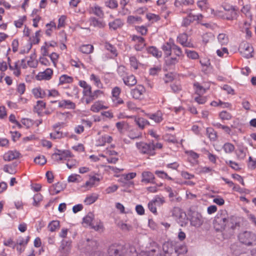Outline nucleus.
<instances>
[{
    "label": "nucleus",
    "mask_w": 256,
    "mask_h": 256,
    "mask_svg": "<svg viewBox=\"0 0 256 256\" xmlns=\"http://www.w3.org/2000/svg\"><path fill=\"white\" fill-rule=\"evenodd\" d=\"M214 225L216 231L222 232L224 236L228 238L234 234L236 228L240 226V222L234 216L222 214L215 218Z\"/></svg>",
    "instance_id": "1"
},
{
    "label": "nucleus",
    "mask_w": 256,
    "mask_h": 256,
    "mask_svg": "<svg viewBox=\"0 0 256 256\" xmlns=\"http://www.w3.org/2000/svg\"><path fill=\"white\" fill-rule=\"evenodd\" d=\"M239 242L247 246L256 245V234L249 231H244L238 235Z\"/></svg>",
    "instance_id": "2"
},
{
    "label": "nucleus",
    "mask_w": 256,
    "mask_h": 256,
    "mask_svg": "<svg viewBox=\"0 0 256 256\" xmlns=\"http://www.w3.org/2000/svg\"><path fill=\"white\" fill-rule=\"evenodd\" d=\"M72 156V153L68 150H62L56 149L52 155V160L56 162H60L66 160L68 158Z\"/></svg>",
    "instance_id": "3"
},
{
    "label": "nucleus",
    "mask_w": 256,
    "mask_h": 256,
    "mask_svg": "<svg viewBox=\"0 0 256 256\" xmlns=\"http://www.w3.org/2000/svg\"><path fill=\"white\" fill-rule=\"evenodd\" d=\"M100 180V175L98 174H90L88 176V180L82 186V188L88 190L97 186Z\"/></svg>",
    "instance_id": "4"
},
{
    "label": "nucleus",
    "mask_w": 256,
    "mask_h": 256,
    "mask_svg": "<svg viewBox=\"0 0 256 256\" xmlns=\"http://www.w3.org/2000/svg\"><path fill=\"white\" fill-rule=\"evenodd\" d=\"M172 215L177 222L182 226L187 222V216L185 212L178 207H175L172 210Z\"/></svg>",
    "instance_id": "5"
},
{
    "label": "nucleus",
    "mask_w": 256,
    "mask_h": 256,
    "mask_svg": "<svg viewBox=\"0 0 256 256\" xmlns=\"http://www.w3.org/2000/svg\"><path fill=\"white\" fill-rule=\"evenodd\" d=\"M136 146L140 153L148 154L153 156L154 154V144H146L144 142H139L136 143Z\"/></svg>",
    "instance_id": "6"
},
{
    "label": "nucleus",
    "mask_w": 256,
    "mask_h": 256,
    "mask_svg": "<svg viewBox=\"0 0 256 256\" xmlns=\"http://www.w3.org/2000/svg\"><path fill=\"white\" fill-rule=\"evenodd\" d=\"M240 54L244 58H248L252 57L254 48L251 44L246 42H242L239 48Z\"/></svg>",
    "instance_id": "7"
},
{
    "label": "nucleus",
    "mask_w": 256,
    "mask_h": 256,
    "mask_svg": "<svg viewBox=\"0 0 256 256\" xmlns=\"http://www.w3.org/2000/svg\"><path fill=\"white\" fill-rule=\"evenodd\" d=\"M204 220L202 214L198 212H193L190 219V224L196 228H200L204 223Z\"/></svg>",
    "instance_id": "8"
},
{
    "label": "nucleus",
    "mask_w": 256,
    "mask_h": 256,
    "mask_svg": "<svg viewBox=\"0 0 256 256\" xmlns=\"http://www.w3.org/2000/svg\"><path fill=\"white\" fill-rule=\"evenodd\" d=\"M222 6L228 12V16L226 17V20H232L237 18L238 13L234 7L226 3H224Z\"/></svg>",
    "instance_id": "9"
},
{
    "label": "nucleus",
    "mask_w": 256,
    "mask_h": 256,
    "mask_svg": "<svg viewBox=\"0 0 256 256\" xmlns=\"http://www.w3.org/2000/svg\"><path fill=\"white\" fill-rule=\"evenodd\" d=\"M130 37L132 41L135 44L134 47L136 50L140 51L145 47L146 42L142 37L134 34L131 36Z\"/></svg>",
    "instance_id": "10"
},
{
    "label": "nucleus",
    "mask_w": 256,
    "mask_h": 256,
    "mask_svg": "<svg viewBox=\"0 0 256 256\" xmlns=\"http://www.w3.org/2000/svg\"><path fill=\"white\" fill-rule=\"evenodd\" d=\"M113 139L108 135L104 134L98 136L96 140L95 145L96 146H103L106 144H110Z\"/></svg>",
    "instance_id": "11"
},
{
    "label": "nucleus",
    "mask_w": 256,
    "mask_h": 256,
    "mask_svg": "<svg viewBox=\"0 0 256 256\" xmlns=\"http://www.w3.org/2000/svg\"><path fill=\"white\" fill-rule=\"evenodd\" d=\"M53 70L50 68H46L44 71L40 72L36 76L38 80H49L52 78Z\"/></svg>",
    "instance_id": "12"
},
{
    "label": "nucleus",
    "mask_w": 256,
    "mask_h": 256,
    "mask_svg": "<svg viewBox=\"0 0 256 256\" xmlns=\"http://www.w3.org/2000/svg\"><path fill=\"white\" fill-rule=\"evenodd\" d=\"M146 90L144 86L142 85H138L136 88L131 90L130 94L133 98L140 99L142 98Z\"/></svg>",
    "instance_id": "13"
},
{
    "label": "nucleus",
    "mask_w": 256,
    "mask_h": 256,
    "mask_svg": "<svg viewBox=\"0 0 256 256\" xmlns=\"http://www.w3.org/2000/svg\"><path fill=\"white\" fill-rule=\"evenodd\" d=\"M178 42L183 46L188 48H194V44L188 40V36L185 34H180L177 38Z\"/></svg>",
    "instance_id": "14"
},
{
    "label": "nucleus",
    "mask_w": 256,
    "mask_h": 256,
    "mask_svg": "<svg viewBox=\"0 0 256 256\" xmlns=\"http://www.w3.org/2000/svg\"><path fill=\"white\" fill-rule=\"evenodd\" d=\"M174 40L172 38H170L166 43L164 44L162 46V49L166 56H170L172 54V50L174 46Z\"/></svg>",
    "instance_id": "15"
},
{
    "label": "nucleus",
    "mask_w": 256,
    "mask_h": 256,
    "mask_svg": "<svg viewBox=\"0 0 256 256\" xmlns=\"http://www.w3.org/2000/svg\"><path fill=\"white\" fill-rule=\"evenodd\" d=\"M52 102L58 103V106L60 108L74 109L76 108V104L70 100H64L60 101L56 100Z\"/></svg>",
    "instance_id": "16"
},
{
    "label": "nucleus",
    "mask_w": 256,
    "mask_h": 256,
    "mask_svg": "<svg viewBox=\"0 0 256 256\" xmlns=\"http://www.w3.org/2000/svg\"><path fill=\"white\" fill-rule=\"evenodd\" d=\"M20 154L16 150H9L6 152L3 158L5 161L10 162L20 157Z\"/></svg>",
    "instance_id": "17"
},
{
    "label": "nucleus",
    "mask_w": 256,
    "mask_h": 256,
    "mask_svg": "<svg viewBox=\"0 0 256 256\" xmlns=\"http://www.w3.org/2000/svg\"><path fill=\"white\" fill-rule=\"evenodd\" d=\"M141 182L144 184L153 183L154 180V174L150 172L144 171L142 174Z\"/></svg>",
    "instance_id": "18"
},
{
    "label": "nucleus",
    "mask_w": 256,
    "mask_h": 256,
    "mask_svg": "<svg viewBox=\"0 0 256 256\" xmlns=\"http://www.w3.org/2000/svg\"><path fill=\"white\" fill-rule=\"evenodd\" d=\"M88 11L90 14H94L100 18H102L104 16V12L102 8L97 4L90 6L88 9Z\"/></svg>",
    "instance_id": "19"
},
{
    "label": "nucleus",
    "mask_w": 256,
    "mask_h": 256,
    "mask_svg": "<svg viewBox=\"0 0 256 256\" xmlns=\"http://www.w3.org/2000/svg\"><path fill=\"white\" fill-rule=\"evenodd\" d=\"M121 76H122V80L124 84L130 87L134 86L137 82V80L135 76L132 74H130L126 76L121 74Z\"/></svg>",
    "instance_id": "20"
},
{
    "label": "nucleus",
    "mask_w": 256,
    "mask_h": 256,
    "mask_svg": "<svg viewBox=\"0 0 256 256\" xmlns=\"http://www.w3.org/2000/svg\"><path fill=\"white\" fill-rule=\"evenodd\" d=\"M162 250L165 254H170V256L174 253L175 246L172 242H168L164 244Z\"/></svg>",
    "instance_id": "21"
},
{
    "label": "nucleus",
    "mask_w": 256,
    "mask_h": 256,
    "mask_svg": "<svg viewBox=\"0 0 256 256\" xmlns=\"http://www.w3.org/2000/svg\"><path fill=\"white\" fill-rule=\"evenodd\" d=\"M32 93L36 98H42L47 96L46 90H44L40 87L34 88L32 90Z\"/></svg>",
    "instance_id": "22"
},
{
    "label": "nucleus",
    "mask_w": 256,
    "mask_h": 256,
    "mask_svg": "<svg viewBox=\"0 0 256 256\" xmlns=\"http://www.w3.org/2000/svg\"><path fill=\"white\" fill-rule=\"evenodd\" d=\"M108 106L104 104L102 101L96 102L90 108V110L94 112H98L102 110L107 109Z\"/></svg>",
    "instance_id": "23"
},
{
    "label": "nucleus",
    "mask_w": 256,
    "mask_h": 256,
    "mask_svg": "<svg viewBox=\"0 0 256 256\" xmlns=\"http://www.w3.org/2000/svg\"><path fill=\"white\" fill-rule=\"evenodd\" d=\"M90 24L94 27L103 28L106 26V23L102 20H98L94 17H92L90 20Z\"/></svg>",
    "instance_id": "24"
},
{
    "label": "nucleus",
    "mask_w": 256,
    "mask_h": 256,
    "mask_svg": "<svg viewBox=\"0 0 256 256\" xmlns=\"http://www.w3.org/2000/svg\"><path fill=\"white\" fill-rule=\"evenodd\" d=\"M241 12L246 17L250 19V21H252V14L251 12V6L250 4H247L244 6L241 9Z\"/></svg>",
    "instance_id": "25"
},
{
    "label": "nucleus",
    "mask_w": 256,
    "mask_h": 256,
    "mask_svg": "<svg viewBox=\"0 0 256 256\" xmlns=\"http://www.w3.org/2000/svg\"><path fill=\"white\" fill-rule=\"evenodd\" d=\"M103 94V92L100 90H96L92 92L91 94L88 98H86V104H89L93 100L100 97Z\"/></svg>",
    "instance_id": "26"
},
{
    "label": "nucleus",
    "mask_w": 256,
    "mask_h": 256,
    "mask_svg": "<svg viewBox=\"0 0 256 256\" xmlns=\"http://www.w3.org/2000/svg\"><path fill=\"white\" fill-rule=\"evenodd\" d=\"M148 118L156 122L159 123L162 120V114L160 111H158L152 114H147Z\"/></svg>",
    "instance_id": "27"
},
{
    "label": "nucleus",
    "mask_w": 256,
    "mask_h": 256,
    "mask_svg": "<svg viewBox=\"0 0 256 256\" xmlns=\"http://www.w3.org/2000/svg\"><path fill=\"white\" fill-rule=\"evenodd\" d=\"M46 34L48 36H51L54 30L57 29L56 24L54 21H50L49 23L46 24Z\"/></svg>",
    "instance_id": "28"
},
{
    "label": "nucleus",
    "mask_w": 256,
    "mask_h": 256,
    "mask_svg": "<svg viewBox=\"0 0 256 256\" xmlns=\"http://www.w3.org/2000/svg\"><path fill=\"white\" fill-rule=\"evenodd\" d=\"M98 198V194L93 193L89 195H87L86 198L84 200V202L86 205H90L94 203Z\"/></svg>",
    "instance_id": "29"
},
{
    "label": "nucleus",
    "mask_w": 256,
    "mask_h": 256,
    "mask_svg": "<svg viewBox=\"0 0 256 256\" xmlns=\"http://www.w3.org/2000/svg\"><path fill=\"white\" fill-rule=\"evenodd\" d=\"M122 25L123 22L120 18L116 19L113 22H110L108 24L110 28L113 30H116L120 28Z\"/></svg>",
    "instance_id": "30"
},
{
    "label": "nucleus",
    "mask_w": 256,
    "mask_h": 256,
    "mask_svg": "<svg viewBox=\"0 0 256 256\" xmlns=\"http://www.w3.org/2000/svg\"><path fill=\"white\" fill-rule=\"evenodd\" d=\"M62 190L61 184L59 182L52 184L49 188V192L52 195H55L59 193Z\"/></svg>",
    "instance_id": "31"
},
{
    "label": "nucleus",
    "mask_w": 256,
    "mask_h": 256,
    "mask_svg": "<svg viewBox=\"0 0 256 256\" xmlns=\"http://www.w3.org/2000/svg\"><path fill=\"white\" fill-rule=\"evenodd\" d=\"M90 80L98 88H102V84L101 82L99 76L92 74L90 75Z\"/></svg>",
    "instance_id": "32"
},
{
    "label": "nucleus",
    "mask_w": 256,
    "mask_h": 256,
    "mask_svg": "<svg viewBox=\"0 0 256 256\" xmlns=\"http://www.w3.org/2000/svg\"><path fill=\"white\" fill-rule=\"evenodd\" d=\"M66 160V166L69 169L73 168H76L78 166L79 162L76 159L74 158H72V156L68 158Z\"/></svg>",
    "instance_id": "33"
},
{
    "label": "nucleus",
    "mask_w": 256,
    "mask_h": 256,
    "mask_svg": "<svg viewBox=\"0 0 256 256\" xmlns=\"http://www.w3.org/2000/svg\"><path fill=\"white\" fill-rule=\"evenodd\" d=\"M94 218V215L92 212H88L84 218L83 223L88 226H92V222Z\"/></svg>",
    "instance_id": "34"
},
{
    "label": "nucleus",
    "mask_w": 256,
    "mask_h": 256,
    "mask_svg": "<svg viewBox=\"0 0 256 256\" xmlns=\"http://www.w3.org/2000/svg\"><path fill=\"white\" fill-rule=\"evenodd\" d=\"M73 78L66 74H62L59 78V85L72 83Z\"/></svg>",
    "instance_id": "35"
},
{
    "label": "nucleus",
    "mask_w": 256,
    "mask_h": 256,
    "mask_svg": "<svg viewBox=\"0 0 256 256\" xmlns=\"http://www.w3.org/2000/svg\"><path fill=\"white\" fill-rule=\"evenodd\" d=\"M79 50L84 54H89L92 52L94 46L90 44H84L80 47Z\"/></svg>",
    "instance_id": "36"
},
{
    "label": "nucleus",
    "mask_w": 256,
    "mask_h": 256,
    "mask_svg": "<svg viewBox=\"0 0 256 256\" xmlns=\"http://www.w3.org/2000/svg\"><path fill=\"white\" fill-rule=\"evenodd\" d=\"M46 108V103L42 100H38L36 104L34 106V110L38 114L42 113Z\"/></svg>",
    "instance_id": "37"
},
{
    "label": "nucleus",
    "mask_w": 256,
    "mask_h": 256,
    "mask_svg": "<svg viewBox=\"0 0 256 256\" xmlns=\"http://www.w3.org/2000/svg\"><path fill=\"white\" fill-rule=\"evenodd\" d=\"M194 3L193 0H175L174 5L176 7L192 5Z\"/></svg>",
    "instance_id": "38"
},
{
    "label": "nucleus",
    "mask_w": 256,
    "mask_h": 256,
    "mask_svg": "<svg viewBox=\"0 0 256 256\" xmlns=\"http://www.w3.org/2000/svg\"><path fill=\"white\" fill-rule=\"evenodd\" d=\"M70 249V242L63 240L62 241L60 250L64 253H68Z\"/></svg>",
    "instance_id": "39"
},
{
    "label": "nucleus",
    "mask_w": 256,
    "mask_h": 256,
    "mask_svg": "<svg viewBox=\"0 0 256 256\" xmlns=\"http://www.w3.org/2000/svg\"><path fill=\"white\" fill-rule=\"evenodd\" d=\"M134 122L140 128H144L145 126L149 124V122L142 118H135Z\"/></svg>",
    "instance_id": "40"
},
{
    "label": "nucleus",
    "mask_w": 256,
    "mask_h": 256,
    "mask_svg": "<svg viewBox=\"0 0 256 256\" xmlns=\"http://www.w3.org/2000/svg\"><path fill=\"white\" fill-rule=\"evenodd\" d=\"M116 128L120 133H122L124 131L128 128V124L124 121L118 122L116 124Z\"/></svg>",
    "instance_id": "41"
},
{
    "label": "nucleus",
    "mask_w": 256,
    "mask_h": 256,
    "mask_svg": "<svg viewBox=\"0 0 256 256\" xmlns=\"http://www.w3.org/2000/svg\"><path fill=\"white\" fill-rule=\"evenodd\" d=\"M142 22V18L138 16H130L127 18V22L130 24H140Z\"/></svg>",
    "instance_id": "42"
},
{
    "label": "nucleus",
    "mask_w": 256,
    "mask_h": 256,
    "mask_svg": "<svg viewBox=\"0 0 256 256\" xmlns=\"http://www.w3.org/2000/svg\"><path fill=\"white\" fill-rule=\"evenodd\" d=\"M218 42L222 45H226L228 42V36L224 33L220 34L217 37Z\"/></svg>",
    "instance_id": "43"
},
{
    "label": "nucleus",
    "mask_w": 256,
    "mask_h": 256,
    "mask_svg": "<svg viewBox=\"0 0 256 256\" xmlns=\"http://www.w3.org/2000/svg\"><path fill=\"white\" fill-rule=\"evenodd\" d=\"M104 46L106 50L110 51L111 52L113 56H117V50L114 46L108 42H106L104 44Z\"/></svg>",
    "instance_id": "44"
},
{
    "label": "nucleus",
    "mask_w": 256,
    "mask_h": 256,
    "mask_svg": "<svg viewBox=\"0 0 256 256\" xmlns=\"http://www.w3.org/2000/svg\"><path fill=\"white\" fill-rule=\"evenodd\" d=\"M104 4L110 9H116L118 7V2L116 0H106L104 2Z\"/></svg>",
    "instance_id": "45"
},
{
    "label": "nucleus",
    "mask_w": 256,
    "mask_h": 256,
    "mask_svg": "<svg viewBox=\"0 0 256 256\" xmlns=\"http://www.w3.org/2000/svg\"><path fill=\"white\" fill-rule=\"evenodd\" d=\"M222 148L226 153L230 154L234 151L235 147L232 144L226 142L224 144Z\"/></svg>",
    "instance_id": "46"
},
{
    "label": "nucleus",
    "mask_w": 256,
    "mask_h": 256,
    "mask_svg": "<svg viewBox=\"0 0 256 256\" xmlns=\"http://www.w3.org/2000/svg\"><path fill=\"white\" fill-rule=\"evenodd\" d=\"M42 200V196L39 193L34 195L33 197L32 205L34 206H38L40 202Z\"/></svg>",
    "instance_id": "47"
},
{
    "label": "nucleus",
    "mask_w": 256,
    "mask_h": 256,
    "mask_svg": "<svg viewBox=\"0 0 256 256\" xmlns=\"http://www.w3.org/2000/svg\"><path fill=\"white\" fill-rule=\"evenodd\" d=\"M214 171V170L210 167L200 166L198 168V172L200 174H210V175H212Z\"/></svg>",
    "instance_id": "48"
},
{
    "label": "nucleus",
    "mask_w": 256,
    "mask_h": 256,
    "mask_svg": "<svg viewBox=\"0 0 256 256\" xmlns=\"http://www.w3.org/2000/svg\"><path fill=\"white\" fill-rule=\"evenodd\" d=\"M60 228V222L58 220H53L50 222L48 226V228L49 230L52 232H54L56 229Z\"/></svg>",
    "instance_id": "49"
},
{
    "label": "nucleus",
    "mask_w": 256,
    "mask_h": 256,
    "mask_svg": "<svg viewBox=\"0 0 256 256\" xmlns=\"http://www.w3.org/2000/svg\"><path fill=\"white\" fill-rule=\"evenodd\" d=\"M80 180L81 176L78 174H72L68 178V181L70 182H79Z\"/></svg>",
    "instance_id": "50"
},
{
    "label": "nucleus",
    "mask_w": 256,
    "mask_h": 256,
    "mask_svg": "<svg viewBox=\"0 0 256 256\" xmlns=\"http://www.w3.org/2000/svg\"><path fill=\"white\" fill-rule=\"evenodd\" d=\"M148 53L152 54L154 56L160 58L162 56L160 52H159L156 48L154 46H150L148 48Z\"/></svg>",
    "instance_id": "51"
},
{
    "label": "nucleus",
    "mask_w": 256,
    "mask_h": 256,
    "mask_svg": "<svg viewBox=\"0 0 256 256\" xmlns=\"http://www.w3.org/2000/svg\"><path fill=\"white\" fill-rule=\"evenodd\" d=\"M185 52L187 56L190 58L196 60L198 58V54L195 51L186 50Z\"/></svg>",
    "instance_id": "52"
},
{
    "label": "nucleus",
    "mask_w": 256,
    "mask_h": 256,
    "mask_svg": "<svg viewBox=\"0 0 256 256\" xmlns=\"http://www.w3.org/2000/svg\"><path fill=\"white\" fill-rule=\"evenodd\" d=\"M34 162L36 164L44 165L46 162V160L44 156H38L34 159Z\"/></svg>",
    "instance_id": "53"
},
{
    "label": "nucleus",
    "mask_w": 256,
    "mask_h": 256,
    "mask_svg": "<svg viewBox=\"0 0 256 256\" xmlns=\"http://www.w3.org/2000/svg\"><path fill=\"white\" fill-rule=\"evenodd\" d=\"M186 252V248L184 245H180L175 246L174 253L177 254H184Z\"/></svg>",
    "instance_id": "54"
},
{
    "label": "nucleus",
    "mask_w": 256,
    "mask_h": 256,
    "mask_svg": "<svg viewBox=\"0 0 256 256\" xmlns=\"http://www.w3.org/2000/svg\"><path fill=\"white\" fill-rule=\"evenodd\" d=\"M130 62L132 68L135 70L138 69L139 63L135 56H130Z\"/></svg>",
    "instance_id": "55"
},
{
    "label": "nucleus",
    "mask_w": 256,
    "mask_h": 256,
    "mask_svg": "<svg viewBox=\"0 0 256 256\" xmlns=\"http://www.w3.org/2000/svg\"><path fill=\"white\" fill-rule=\"evenodd\" d=\"M186 17L189 20H190L191 22H192L195 20H202L203 16L201 14L194 15L192 13H190Z\"/></svg>",
    "instance_id": "56"
},
{
    "label": "nucleus",
    "mask_w": 256,
    "mask_h": 256,
    "mask_svg": "<svg viewBox=\"0 0 256 256\" xmlns=\"http://www.w3.org/2000/svg\"><path fill=\"white\" fill-rule=\"evenodd\" d=\"M206 134L210 140H216V134L214 130L212 128H207Z\"/></svg>",
    "instance_id": "57"
},
{
    "label": "nucleus",
    "mask_w": 256,
    "mask_h": 256,
    "mask_svg": "<svg viewBox=\"0 0 256 256\" xmlns=\"http://www.w3.org/2000/svg\"><path fill=\"white\" fill-rule=\"evenodd\" d=\"M26 20V16H22L19 18L18 20L14 22V24L17 28H20L22 26L24 22Z\"/></svg>",
    "instance_id": "58"
},
{
    "label": "nucleus",
    "mask_w": 256,
    "mask_h": 256,
    "mask_svg": "<svg viewBox=\"0 0 256 256\" xmlns=\"http://www.w3.org/2000/svg\"><path fill=\"white\" fill-rule=\"evenodd\" d=\"M66 19V16L64 15H62L60 16L58 20V26H56L58 29L64 26Z\"/></svg>",
    "instance_id": "59"
},
{
    "label": "nucleus",
    "mask_w": 256,
    "mask_h": 256,
    "mask_svg": "<svg viewBox=\"0 0 256 256\" xmlns=\"http://www.w3.org/2000/svg\"><path fill=\"white\" fill-rule=\"evenodd\" d=\"M172 50L174 54L178 57H180L182 56V52L181 48L174 44Z\"/></svg>",
    "instance_id": "60"
},
{
    "label": "nucleus",
    "mask_w": 256,
    "mask_h": 256,
    "mask_svg": "<svg viewBox=\"0 0 256 256\" xmlns=\"http://www.w3.org/2000/svg\"><path fill=\"white\" fill-rule=\"evenodd\" d=\"M49 57L50 58L54 66L56 67L59 55L56 52H52L49 55Z\"/></svg>",
    "instance_id": "61"
},
{
    "label": "nucleus",
    "mask_w": 256,
    "mask_h": 256,
    "mask_svg": "<svg viewBox=\"0 0 256 256\" xmlns=\"http://www.w3.org/2000/svg\"><path fill=\"white\" fill-rule=\"evenodd\" d=\"M216 52L217 55L221 58L224 57L225 54L226 55H228V48L224 47L220 49H218Z\"/></svg>",
    "instance_id": "62"
},
{
    "label": "nucleus",
    "mask_w": 256,
    "mask_h": 256,
    "mask_svg": "<svg viewBox=\"0 0 256 256\" xmlns=\"http://www.w3.org/2000/svg\"><path fill=\"white\" fill-rule=\"evenodd\" d=\"M46 92L48 97L56 98L60 96L58 92L55 89L46 90Z\"/></svg>",
    "instance_id": "63"
},
{
    "label": "nucleus",
    "mask_w": 256,
    "mask_h": 256,
    "mask_svg": "<svg viewBox=\"0 0 256 256\" xmlns=\"http://www.w3.org/2000/svg\"><path fill=\"white\" fill-rule=\"evenodd\" d=\"M248 168L251 170L256 168V160L253 159L252 156L248 158Z\"/></svg>",
    "instance_id": "64"
}]
</instances>
